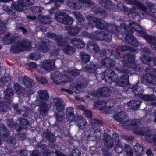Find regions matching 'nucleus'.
Returning a JSON list of instances; mask_svg holds the SVG:
<instances>
[{
    "mask_svg": "<svg viewBox=\"0 0 156 156\" xmlns=\"http://www.w3.org/2000/svg\"><path fill=\"white\" fill-rule=\"evenodd\" d=\"M113 117L115 119L119 122V126L131 130L136 134H144V131L142 128H139V123L138 121L135 119L127 120L126 119L128 117L125 112H119L114 115Z\"/></svg>",
    "mask_w": 156,
    "mask_h": 156,
    "instance_id": "obj_1",
    "label": "nucleus"
},
{
    "mask_svg": "<svg viewBox=\"0 0 156 156\" xmlns=\"http://www.w3.org/2000/svg\"><path fill=\"white\" fill-rule=\"evenodd\" d=\"M146 71L148 73L143 76L144 83L147 85L153 86L151 88L156 91V69L147 67L146 68Z\"/></svg>",
    "mask_w": 156,
    "mask_h": 156,
    "instance_id": "obj_2",
    "label": "nucleus"
},
{
    "mask_svg": "<svg viewBox=\"0 0 156 156\" xmlns=\"http://www.w3.org/2000/svg\"><path fill=\"white\" fill-rule=\"evenodd\" d=\"M86 18L88 21L89 27H90L91 28L94 27V24L91 22L92 21L95 23L97 28L102 30L105 29L107 31L108 27L111 25L103 20L98 19L90 15L87 16Z\"/></svg>",
    "mask_w": 156,
    "mask_h": 156,
    "instance_id": "obj_3",
    "label": "nucleus"
},
{
    "mask_svg": "<svg viewBox=\"0 0 156 156\" xmlns=\"http://www.w3.org/2000/svg\"><path fill=\"white\" fill-rule=\"evenodd\" d=\"M129 27L124 23L121 24V26L122 28L124 29L130 34L132 33V30L136 31L138 34V35L140 37H143L145 34L144 30L140 27L137 23L130 21L129 23Z\"/></svg>",
    "mask_w": 156,
    "mask_h": 156,
    "instance_id": "obj_4",
    "label": "nucleus"
},
{
    "mask_svg": "<svg viewBox=\"0 0 156 156\" xmlns=\"http://www.w3.org/2000/svg\"><path fill=\"white\" fill-rule=\"evenodd\" d=\"M115 69L121 73H126V71L124 69L123 67L119 68L115 67ZM129 76L127 73H125L122 75L120 77L117 78L115 82V86H119L121 87H125L129 83Z\"/></svg>",
    "mask_w": 156,
    "mask_h": 156,
    "instance_id": "obj_5",
    "label": "nucleus"
},
{
    "mask_svg": "<svg viewBox=\"0 0 156 156\" xmlns=\"http://www.w3.org/2000/svg\"><path fill=\"white\" fill-rule=\"evenodd\" d=\"M101 75L103 80L105 79V82L109 83H115L118 77L114 71L110 69H107L102 72Z\"/></svg>",
    "mask_w": 156,
    "mask_h": 156,
    "instance_id": "obj_6",
    "label": "nucleus"
},
{
    "mask_svg": "<svg viewBox=\"0 0 156 156\" xmlns=\"http://www.w3.org/2000/svg\"><path fill=\"white\" fill-rule=\"evenodd\" d=\"M55 18L57 21L65 25H72L73 22V18L64 12H56Z\"/></svg>",
    "mask_w": 156,
    "mask_h": 156,
    "instance_id": "obj_7",
    "label": "nucleus"
},
{
    "mask_svg": "<svg viewBox=\"0 0 156 156\" xmlns=\"http://www.w3.org/2000/svg\"><path fill=\"white\" fill-rule=\"evenodd\" d=\"M88 82L84 78L80 77L77 79L76 81L71 83V86L73 88H75L76 90L75 92L79 93L81 89L85 88L88 85Z\"/></svg>",
    "mask_w": 156,
    "mask_h": 156,
    "instance_id": "obj_8",
    "label": "nucleus"
},
{
    "mask_svg": "<svg viewBox=\"0 0 156 156\" xmlns=\"http://www.w3.org/2000/svg\"><path fill=\"white\" fill-rule=\"evenodd\" d=\"M144 7L145 9H143L137 5L133 6L129 10V15L131 14L133 17H134L136 16H140L141 15H144L145 13H147L148 12L147 8L144 5Z\"/></svg>",
    "mask_w": 156,
    "mask_h": 156,
    "instance_id": "obj_9",
    "label": "nucleus"
},
{
    "mask_svg": "<svg viewBox=\"0 0 156 156\" xmlns=\"http://www.w3.org/2000/svg\"><path fill=\"white\" fill-rule=\"evenodd\" d=\"M49 98L48 94L46 90H40L37 92L36 102H46Z\"/></svg>",
    "mask_w": 156,
    "mask_h": 156,
    "instance_id": "obj_10",
    "label": "nucleus"
},
{
    "mask_svg": "<svg viewBox=\"0 0 156 156\" xmlns=\"http://www.w3.org/2000/svg\"><path fill=\"white\" fill-rule=\"evenodd\" d=\"M112 137L115 141V152L118 154L121 153L123 151V148L119 140L118 134L116 133H114Z\"/></svg>",
    "mask_w": 156,
    "mask_h": 156,
    "instance_id": "obj_11",
    "label": "nucleus"
},
{
    "mask_svg": "<svg viewBox=\"0 0 156 156\" xmlns=\"http://www.w3.org/2000/svg\"><path fill=\"white\" fill-rule=\"evenodd\" d=\"M79 1L83 3H86L90 5V6L91 7L92 9L94 14H96L98 13H101L102 15H105L104 12H103V10H101L98 8V6L96 5L91 0H78Z\"/></svg>",
    "mask_w": 156,
    "mask_h": 156,
    "instance_id": "obj_12",
    "label": "nucleus"
},
{
    "mask_svg": "<svg viewBox=\"0 0 156 156\" xmlns=\"http://www.w3.org/2000/svg\"><path fill=\"white\" fill-rule=\"evenodd\" d=\"M40 67L47 71H50L55 68L54 61L52 60L45 61Z\"/></svg>",
    "mask_w": 156,
    "mask_h": 156,
    "instance_id": "obj_13",
    "label": "nucleus"
},
{
    "mask_svg": "<svg viewBox=\"0 0 156 156\" xmlns=\"http://www.w3.org/2000/svg\"><path fill=\"white\" fill-rule=\"evenodd\" d=\"M38 105L39 108L38 111L40 114L43 116H44L45 114H46L49 110V108L48 105L46 102H36Z\"/></svg>",
    "mask_w": 156,
    "mask_h": 156,
    "instance_id": "obj_14",
    "label": "nucleus"
},
{
    "mask_svg": "<svg viewBox=\"0 0 156 156\" xmlns=\"http://www.w3.org/2000/svg\"><path fill=\"white\" fill-rule=\"evenodd\" d=\"M125 39L126 43L130 45L135 46H137L139 45V42L137 39L129 32L127 33Z\"/></svg>",
    "mask_w": 156,
    "mask_h": 156,
    "instance_id": "obj_15",
    "label": "nucleus"
},
{
    "mask_svg": "<svg viewBox=\"0 0 156 156\" xmlns=\"http://www.w3.org/2000/svg\"><path fill=\"white\" fill-rule=\"evenodd\" d=\"M100 67V66L97 63L91 62L85 67L83 68L82 70L85 72L88 73H94L96 72L97 69Z\"/></svg>",
    "mask_w": 156,
    "mask_h": 156,
    "instance_id": "obj_16",
    "label": "nucleus"
},
{
    "mask_svg": "<svg viewBox=\"0 0 156 156\" xmlns=\"http://www.w3.org/2000/svg\"><path fill=\"white\" fill-rule=\"evenodd\" d=\"M143 37L150 44L151 48L156 51V37L152 36L145 34Z\"/></svg>",
    "mask_w": 156,
    "mask_h": 156,
    "instance_id": "obj_17",
    "label": "nucleus"
},
{
    "mask_svg": "<svg viewBox=\"0 0 156 156\" xmlns=\"http://www.w3.org/2000/svg\"><path fill=\"white\" fill-rule=\"evenodd\" d=\"M115 62L113 58H106L101 61V66H105L107 68H111L115 64Z\"/></svg>",
    "mask_w": 156,
    "mask_h": 156,
    "instance_id": "obj_18",
    "label": "nucleus"
},
{
    "mask_svg": "<svg viewBox=\"0 0 156 156\" xmlns=\"http://www.w3.org/2000/svg\"><path fill=\"white\" fill-rule=\"evenodd\" d=\"M64 75H61L60 73L58 71H56L51 74V78L53 81L57 85L61 84L62 83L61 81V77H65Z\"/></svg>",
    "mask_w": 156,
    "mask_h": 156,
    "instance_id": "obj_19",
    "label": "nucleus"
},
{
    "mask_svg": "<svg viewBox=\"0 0 156 156\" xmlns=\"http://www.w3.org/2000/svg\"><path fill=\"white\" fill-rule=\"evenodd\" d=\"M87 48L93 53H97L100 51V48L97 43L89 41L87 44Z\"/></svg>",
    "mask_w": 156,
    "mask_h": 156,
    "instance_id": "obj_20",
    "label": "nucleus"
},
{
    "mask_svg": "<svg viewBox=\"0 0 156 156\" xmlns=\"http://www.w3.org/2000/svg\"><path fill=\"white\" fill-rule=\"evenodd\" d=\"M18 45L20 46L23 51L28 50L31 49V43L27 40H23L18 41Z\"/></svg>",
    "mask_w": 156,
    "mask_h": 156,
    "instance_id": "obj_21",
    "label": "nucleus"
},
{
    "mask_svg": "<svg viewBox=\"0 0 156 156\" xmlns=\"http://www.w3.org/2000/svg\"><path fill=\"white\" fill-rule=\"evenodd\" d=\"M76 118V124L80 129H85L86 126L87 124V121L81 116H77Z\"/></svg>",
    "mask_w": 156,
    "mask_h": 156,
    "instance_id": "obj_22",
    "label": "nucleus"
},
{
    "mask_svg": "<svg viewBox=\"0 0 156 156\" xmlns=\"http://www.w3.org/2000/svg\"><path fill=\"white\" fill-rule=\"evenodd\" d=\"M53 103L57 110L58 112H62L65 109V106L60 99L57 98L54 99Z\"/></svg>",
    "mask_w": 156,
    "mask_h": 156,
    "instance_id": "obj_23",
    "label": "nucleus"
},
{
    "mask_svg": "<svg viewBox=\"0 0 156 156\" xmlns=\"http://www.w3.org/2000/svg\"><path fill=\"white\" fill-rule=\"evenodd\" d=\"M80 73L79 70L76 69H75L73 70H68L67 71H65L64 72V74H65L66 77L74 78L78 76Z\"/></svg>",
    "mask_w": 156,
    "mask_h": 156,
    "instance_id": "obj_24",
    "label": "nucleus"
},
{
    "mask_svg": "<svg viewBox=\"0 0 156 156\" xmlns=\"http://www.w3.org/2000/svg\"><path fill=\"white\" fill-rule=\"evenodd\" d=\"M124 60L123 63L126 66H128L129 63H133L135 62V56L132 54H127L124 56Z\"/></svg>",
    "mask_w": 156,
    "mask_h": 156,
    "instance_id": "obj_25",
    "label": "nucleus"
},
{
    "mask_svg": "<svg viewBox=\"0 0 156 156\" xmlns=\"http://www.w3.org/2000/svg\"><path fill=\"white\" fill-rule=\"evenodd\" d=\"M66 29L68 31V34L71 36H76L77 35L80 30V27H73L70 26H66Z\"/></svg>",
    "mask_w": 156,
    "mask_h": 156,
    "instance_id": "obj_26",
    "label": "nucleus"
},
{
    "mask_svg": "<svg viewBox=\"0 0 156 156\" xmlns=\"http://www.w3.org/2000/svg\"><path fill=\"white\" fill-rule=\"evenodd\" d=\"M43 136L50 143H53L55 141L56 137L50 131H46L43 133Z\"/></svg>",
    "mask_w": 156,
    "mask_h": 156,
    "instance_id": "obj_27",
    "label": "nucleus"
},
{
    "mask_svg": "<svg viewBox=\"0 0 156 156\" xmlns=\"http://www.w3.org/2000/svg\"><path fill=\"white\" fill-rule=\"evenodd\" d=\"M141 102L139 100H131L127 103L129 109L136 110L139 107Z\"/></svg>",
    "mask_w": 156,
    "mask_h": 156,
    "instance_id": "obj_28",
    "label": "nucleus"
},
{
    "mask_svg": "<svg viewBox=\"0 0 156 156\" xmlns=\"http://www.w3.org/2000/svg\"><path fill=\"white\" fill-rule=\"evenodd\" d=\"M49 42L47 43L45 42H42L38 46L36 47V48L39 51L47 52L48 51L49 49Z\"/></svg>",
    "mask_w": 156,
    "mask_h": 156,
    "instance_id": "obj_29",
    "label": "nucleus"
},
{
    "mask_svg": "<svg viewBox=\"0 0 156 156\" xmlns=\"http://www.w3.org/2000/svg\"><path fill=\"white\" fill-rule=\"evenodd\" d=\"M104 143L105 146L107 148H112L114 145V140L108 135L104 136Z\"/></svg>",
    "mask_w": 156,
    "mask_h": 156,
    "instance_id": "obj_30",
    "label": "nucleus"
},
{
    "mask_svg": "<svg viewBox=\"0 0 156 156\" xmlns=\"http://www.w3.org/2000/svg\"><path fill=\"white\" fill-rule=\"evenodd\" d=\"M22 80V83H23L27 88H31L34 84L33 81L29 78L25 76L21 78Z\"/></svg>",
    "mask_w": 156,
    "mask_h": 156,
    "instance_id": "obj_31",
    "label": "nucleus"
},
{
    "mask_svg": "<svg viewBox=\"0 0 156 156\" xmlns=\"http://www.w3.org/2000/svg\"><path fill=\"white\" fill-rule=\"evenodd\" d=\"M9 131L2 123L0 124V138H5L9 135Z\"/></svg>",
    "mask_w": 156,
    "mask_h": 156,
    "instance_id": "obj_32",
    "label": "nucleus"
},
{
    "mask_svg": "<svg viewBox=\"0 0 156 156\" xmlns=\"http://www.w3.org/2000/svg\"><path fill=\"white\" fill-rule=\"evenodd\" d=\"M14 88L16 94L19 96L25 95L24 88L18 84L15 83L14 85Z\"/></svg>",
    "mask_w": 156,
    "mask_h": 156,
    "instance_id": "obj_33",
    "label": "nucleus"
},
{
    "mask_svg": "<svg viewBox=\"0 0 156 156\" xmlns=\"http://www.w3.org/2000/svg\"><path fill=\"white\" fill-rule=\"evenodd\" d=\"M55 41L57 42L58 45L61 46H63L67 43V41L66 40L65 38L61 34L56 35L55 37Z\"/></svg>",
    "mask_w": 156,
    "mask_h": 156,
    "instance_id": "obj_34",
    "label": "nucleus"
},
{
    "mask_svg": "<svg viewBox=\"0 0 156 156\" xmlns=\"http://www.w3.org/2000/svg\"><path fill=\"white\" fill-rule=\"evenodd\" d=\"M104 32L96 31L95 32L94 35H93L92 40L97 41L104 40Z\"/></svg>",
    "mask_w": 156,
    "mask_h": 156,
    "instance_id": "obj_35",
    "label": "nucleus"
},
{
    "mask_svg": "<svg viewBox=\"0 0 156 156\" xmlns=\"http://www.w3.org/2000/svg\"><path fill=\"white\" fill-rule=\"evenodd\" d=\"M99 90L100 97H108L110 96L111 93L110 89L107 87L100 88Z\"/></svg>",
    "mask_w": 156,
    "mask_h": 156,
    "instance_id": "obj_36",
    "label": "nucleus"
},
{
    "mask_svg": "<svg viewBox=\"0 0 156 156\" xmlns=\"http://www.w3.org/2000/svg\"><path fill=\"white\" fill-rule=\"evenodd\" d=\"M67 5L70 8L73 9H79L82 7L81 3H75L69 1H67Z\"/></svg>",
    "mask_w": 156,
    "mask_h": 156,
    "instance_id": "obj_37",
    "label": "nucleus"
},
{
    "mask_svg": "<svg viewBox=\"0 0 156 156\" xmlns=\"http://www.w3.org/2000/svg\"><path fill=\"white\" fill-rule=\"evenodd\" d=\"M134 148L136 155L138 156L142 155L144 153L143 147L139 144L134 145Z\"/></svg>",
    "mask_w": 156,
    "mask_h": 156,
    "instance_id": "obj_38",
    "label": "nucleus"
},
{
    "mask_svg": "<svg viewBox=\"0 0 156 156\" xmlns=\"http://www.w3.org/2000/svg\"><path fill=\"white\" fill-rule=\"evenodd\" d=\"M143 100L147 101H154L156 100V97L153 94H144L141 96L140 98Z\"/></svg>",
    "mask_w": 156,
    "mask_h": 156,
    "instance_id": "obj_39",
    "label": "nucleus"
},
{
    "mask_svg": "<svg viewBox=\"0 0 156 156\" xmlns=\"http://www.w3.org/2000/svg\"><path fill=\"white\" fill-rule=\"evenodd\" d=\"M99 3L106 9L109 10L112 9V2L110 0H101L99 2Z\"/></svg>",
    "mask_w": 156,
    "mask_h": 156,
    "instance_id": "obj_40",
    "label": "nucleus"
},
{
    "mask_svg": "<svg viewBox=\"0 0 156 156\" xmlns=\"http://www.w3.org/2000/svg\"><path fill=\"white\" fill-rule=\"evenodd\" d=\"M63 51L68 55H71L75 52V49L70 45H67L64 46Z\"/></svg>",
    "mask_w": 156,
    "mask_h": 156,
    "instance_id": "obj_41",
    "label": "nucleus"
},
{
    "mask_svg": "<svg viewBox=\"0 0 156 156\" xmlns=\"http://www.w3.org/2000/svg\"><path fill=\"white\" fill-rule=\"evenodd\" d=\"M132 91L133 92L136 96H139L140 98L143 90L141 88L138 86H136L132 88Z\"/></svg>",
    "mask_w": 156,
    "mask_h": 156,
    "instance_id": "obj_42",
    "label": "nucleus"
},
{
    "mask_svg": "<svg viewBox=\"0 0 156 156\" xmlns=\"http://www.w3.org/2000/svg\"><path fill=\"white\" fill-rule=\"evenodd\" d=\"M125 1L127 4L133 5H136L139 7L143 9H145V7H144V5L138 1L137 0H125Z\"/></svg>",
    "mask_w": 156,
    "mask_h": 156,
    "instance_id": "obj_43",
    "label": "nucleus"
},
{
    "mask_svg": "<svg viewBox=\"0 0 156 156\" xmlns=\"http://www.w3.org/2000/svg\"><path fill=\"white\" fill-rule=\"evenodd\" d=\"M108 31H110L114 34H117L120 32V28L116 25H110L108 28Z\"/></svg>",
    "mask_w": 156,
    "mask_h": 156,
    "instance_id": "obj_44",
    "label": "nucleus"
},
{
    "mask_svg": "<svg viewBox=\"0 0 156 156\" xmlns=\"http://www.w3.org/2000/svg\"><path fill=\"white\" fill-rule=\"evenodd\" d=\"M5 96L4 98L7 100H9L12 97L13 93L12 90L10 88L6 89L4 92Z\"/></svg>",
    "mask_w": 156,
    "mask_h": 156,
    "instance_id": "obj_45",
    "label": "nucleus"
},
{
    "mask_svg": "<svg viewBox=\"0 0 156 156\" xmlns=\"http://www.w3.org/2000/svg\"><path fill=\"white\" fill-rule=\"evenodd\" d=\"M3 43L5 44H10L14 42L13 37H9V35L7 34L3 39Z\"/></svg>",
    "mask_w": 156,
    "mask_h": 156,
    "instance_id": "obj_46",
    "label": "nucleus"
},
{
    "mask_svg": "<svg viewBox=\"0 0 156 156\" xmlns=\"http://www.w3.org/2000/svg\"><path fill=\"white\" fill-rule=\"evenodd\" d=\"M139 128H142L144 131L145 133L144 134H137V135H140L141 136H145L146 139L149 142H153L154 141V135L153 136L151 134H149V135H146V131H145V129L144 128L140 127L139 126Z\"/></svg>",
    "mask_w": 156,
    "mask_h": 156,
    "instance_id": "obj_47",
    "label": "nucleus"
},
{
    "mask_svg": "<svg viewBox=\"0 0 156 156\" xmlns=\"http://www.w3.org/2000/svg\"><path fill=\"white\" fill-rule=\"evenodd\" d=\"M38 18L40 21L44 24H49L50 23V18L48 16H39Z\"/></svg>",
    "mask_w": 156,
    "mask_h": 156,
    "instance_id": "obj_48",
    "label": "nucleus"
},
{
    "mask_svg": "<svg viewBox=\"0 0 156 156\" xmlns=\"http://www.w3.org/2000/svg\"><path fill=\"white\" fill-rule=\"evenodd\" d=\"M3 8L4 10L10 15H12L15 13V10L13 9L14 7H12V6L9 8L7 5H4Z\"/></svg>",
    "mask_w": 156,
    "mask_h": 156,
    "instance_id": "obj_49",
    "label": "nucleus"
},
{
    "mask_svg": "<svg viewBox=\"0 0 156 156\" xmlns=\"http://www.w3.org/2000/svg\"><path fill=\"white\" fill-rule=\"evenodd\" d=\"M8 106L7 103L5 102H0V111L3 112H7L8 110Z\"/></svg>",
    "mask_w": 156,
    "mask_h": 156,
    "instance_id": "obj_50",
    "label": "nucleus"
},
{
    "mask_svg": "<svg viewBox=\"0 0 156 156\" xmlns=\"http://www.w3.org/2000/svg\"><path fill=\"white\" fill-rule=\"evenodd\" d=\"M80 56L81 60L83 62H89L90 57L87 53L84 52H81Z\"/></svg>",
    "mask_w": 156,
    "mask_h": 156,
    "instance_id": "obj_51",
    "label": "nucleus"
},
{
    "mask_svg": "<svg viewBox=\"0 0 156 156\" xmlns=\"http://www.w3.org/2000/svg\"><path fill=\"white\" fill-rule=\"evenodd\" d=\"M11 50L14 53H18L23 51L21 47L18 45V42L16 45L12 47L11 48Z\"/></svg>",
    "mask_w": 156,
    "mask_h": 156,
    "instance_id": "obj_52",
    "label": "nucleus"
},
{
    "mask_svg": "<svg viewBox=\"0 0 156 156\" xmlns=\"http://www.w3.org/2000/svg\"><path fill=\"white\" fill-rule=\"evenodd\" d=\"M124 150L128 156H133V151L129 145H125Z\"/></svg>",
    "mask_w": 156,
    "mask_h": 156,
    "instance_id": "obj_53",
    "label": "nucleus"
},
{
    "mask_svg": "<svg viewBox=\"0 0 156 156\" xmlns=\"http://www.w3.org/2000/svg\"><path fill=\"white\" fill-rule=\"evenodd\" d=\"M100 109L102 113H110L111 112L112 108L110 106L105 105L100 107Z\"/></svg>",
    "mask_w": 156,
    "mask_h": 156,
    "instance_id": "obj_54",
    "label": "nucleus"
},
{
    "mask_svg": "<svg viewBox=\"0 0 156 156\" xmlns=\"http://www.w3.org/2000/svg\"><path fill=\"white\" fill-rule=\"evenodd\" d=\"M121 51L123 52L126 51H129L132 52H135L136 51V49L133 48H131L127 45L122 46L121 48Z\"/></svg>",
    "mask_w": 156,
    "mask_h": 156,
    "instance_id": "obj_55",
    "label": "nucleus"
},
{
    "mask_svg": "<svg viewBox=\"0 0 156 156\" xmlns=\"http://www.w3.org/2000/svg\"><path fill=\"white\" fill-rule=\"evenodd\" d=\"M55 114L57 121L58 122L62 121L65 119L64 114L62 112H58L56 113Z\"/></svg>",
    "mask_w": 156,
    "mask_h": 156,
    "instance_id": "obj_56",
    "label": "nucleus"
},
{
    "mask_svg": "<svg viewBox=\"0 0 156 156\" xmlns=\"http://www.w3.org/2000/svg\"><path fill=\"white\" fill-rule=\"evenodd\" d=\"M19 2L23 3L24 6L31 5L34 3V0H19Z\"/></svg>",
    "mask_w": 156,
    "mask_h": 156,
    "instance_id": "obj_57",
    "label": "nucleus"
},
{
    "mask_svg": "<svg viewBox=\"0 0 156 156\" xmlns=\"http://www.w3.org/2000/svg\"><path fill=\"white\" fill-rule=\"evenodd\" d=\"M91 120L90 121V122L91 123V125L93 127L94 126L95 124H98L100 125H102L103 124L101 120H99V119L94 118H92L90 119Z\"/></svg>",
    "mask_w": 156,
    "mask_h": 156,
    "instance_id": "obj_58",
    "label": "nucleus"
},
{
    "mask_svg": "<svg viewBox=\"0 0 156 156\" xmlns=\"http://www.w3.org/2000/svg\"><path fill=\"white\" fill-rule=\"evenodd\" d=\"M12 6V7H14L13 9L15 10V12L16 10L19 11H21L23 9V7L24 6L23 3H21L19 2V0L18 1V4L13 5Z\"/></svg>",
    "mask_w": 156,
    "mask_h": 156,
    "instance_id": "obj_59",
    "label": "nucleus"
},
{
    "mask_svg": "<svg viewBox=\"0 0 156 156\" xmlns=\"http://www.w3.org/2000/svg\"><path fill=\"white\" fill-rule=\"evenodd\" d=\"M35 77L37 81L39 83L44 84L48 82V80L45 77H37L35 76Z\"/></svg>",
    "mask_w": 156,
    "mask_h": 156,
    "instance_id": "obj_60",
    "label": "nucleus"
},
{
    "mask_svg": "<svg viewBox=\"0 0 156 156\" xmlns=\"http://www.w3.org/2000/svg\"><path fill=\"white\" fill-rule=\"evenodd\" d=\"M80 38H74L71 40L70 42L72 44L77 48L78 45H79V43H82L81 41H80Z\"/></svg>",
    "mask_w": 156,
    "mask_h": 156,
    "instance_id": "obj_61",
    "label": "nucleus"
},
{
    "mask_svg": "<svg viewBox=\"0 0 156 156\" xmlns=\"http://www.w3.org/2000/svg\"><path fill=\"white\" fill-rule=\"evenodd\" d=\"M24 110H23V113L22 114V115L26 117L29 115L30 113L31 110L27 107H24Z\"/></svg>",
    "mask_w": 156,
    "mask_h": 156,
    "instance_id": "obj_62",
    "label": "nucleus"
},
{
    "mask_svg": "<svg viewBox=\"0 0 156 156\" xmlns=\"http://www.w3.org/2000/svg\"><path fill=\"white\" fill-rule=\"evenodd\" d=\"M91 96H92L93 97H100V96L99 89L97 91H94L89 94L87 96V97L88 98Z\"/></svg>",
    "mask_w": 156,
    "mask_h": 156,
    "instance_id": "obj_63",
    "label": "nucleus"
},
{
    "mask_svg": "<svg viewBox=\"0 0 156 156\" xmlns=\"http://www.w3.org/2000/svg\"><path fill=\"white\" fill-rule=\"evenodd\" d=\"M140 59L143 63L148 64L150 61V57H146L144 55H143L141 56Z\"/></svg>",
    "mask_w": 156,
    "mask_h": 156,
    "instance_id": "obj_64",
    "label": "nucleus"
}]
</instances>
